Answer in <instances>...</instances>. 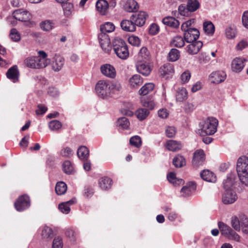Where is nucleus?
Instances as JSON below:
<instances>
[{
    "label": "nucleus",
    "instance_id": "1",
    "mask_svg": "<svg viewBox=\"0 0 248 248\" xmlns=\"http://www.w3.org/2000/svg\"><path fill=\"white\" fill-rule=\"evenodd\" d=\"M236 170L241 182L248 186V157H240L237 160Z\"/></svg>",
    "mask_w": 248,
    "mask_h": 248
},
{
    "label": "nucleus",
    "instance_id": "2",
    "mask_svg": "<svg viewBox=\"0 0 248 248\" xmlns=\"http://www.w3.org/2000/svg\"><path fill=\"white\" fill-rule=\"evenodd\" d=\"M112 46L115 53L119 58L125 60L129 57L128 46L123 39L119 37L115 38L112 41Z\"/></svg>",
    "mask_w": 248,
    "mask_h": 248
},
{
    "label": "nucleus",
    "instance_id": "3",
    "mask_svg": "<svg viewBox=\"0 0 248 248\" xmlns=\"http://www.w3.org/2000/svg\"><path fill=\"white\" fill-rule=\"evenodd\" d=\"M217 125L218 121L217 119L213 117L208 118L203 122L199 133L202 136L213 135L217 131Z\"/></svg>",
    "mask_w": 248,
    "mask_h": 248
},
{
    "label": "nucleus",
    "instance_id": "4",
    "mask_svg": "<svg viewBox=\"0 0 248 248\" xmlns=\"http://www.w3.org/2000/svg\"><path fill=\"white\" fill-rule=\"evenodd\" d=\"M109 88V82L105 80L99 81L95 87L97 93L102 98H105L110 95V89Z\"/></svg>",
    "mask_w": 248,
    "mask_h": 248
},
{
    "label": "nucleus",
    "instance_id": "5",
    "mask_svg": "<svg viewBox=\"0 0 248 248\" xmlns=\"http://www.w3.org/2000/svg\"><path fill=\"white\" fill-rule=\"evenodd\" d=\"M30 206V200L27 195L20 196L15 202V207L18 211H22Z\"/></svg>",
    "mask_w": 248,
    "mask_h": 248
},
{
    "label": "nucleus",
    "instance_id": "6",
    "mask_svg": "<svg viewBox=\"0 0 248 248\" xmlns=\"http://www.w3.org/2000/svg\"><path fill=\"white\" fill-rule=\"evenodd\" d=\"M148 15L144 12L140 11L138 13H133L131 17L132 21L136 26L141 27L145 24L146 20L148 17Z\"/></svg>",
    "mask_w": 248,
    "mask_h": 248
},
{
    "label": "nucleus",
    "instance_id": "7",
    "mask_svg": "<svg viewBox=\"0 0 248 248\" xmlns=\"http://www.w3.org/2000/svg\"><path fill=\"white\" fill-rule=\"evenodd\" d=\"M183 31H184V39L187 43L196 41L199 37L200 32L196 28H190L187 30Z\"/></svg>",
    "mask_w": 248,
    "mask_h": 248
},
{
    "label": "nucleus",
    "instance_id": "8",
    "mask_svg": "<svg viewBox=\"0 0 248 248\" xmlns=\"http://www.w3.org/2000/svg\"><path fill=\"white\" fill-rule=\"evenodd\" d=\"M205 158L204 151L202 149L196 150L193 154L192 164L194 167H198L202 165Z\"/></svg>",
    "mask_w": 248,
    "mask_h": 248
},
{
    "label": "nucleus",
    "instance_id": "9",
    "mask_svg": "<svg viewBox=\"0 0 248 248\" xmlns=\"http://www.w3.org/2000/svg\"><path fill=\"white\" fill-rule=\"evenodd\" d=\"M98 39L103 50L105 52H108L110 50V41L108 35L107 33L100 32L98 34Z\"/></svg>",
    "mask_w": 248,
    "mask_h": 248
},
{
    "label": "nucleus",
    "instance_id": "10",
    "mask_svg": "<svg viewBox=\"0 0 248 248\" xmlns=\"http://www.w3.org/2000/svg\"><path fill=\"white\" fill-rule=\"evenodd\" d=\"M101 73L109 78H113L116 77V70L115 68L109 64H105L100 67Z\"/></svg>",
    "mask_w": 248,
    "mask_h": 248
},
{
    "label": "nucleus",
    "instance_id": "11",
    "mask_svg": "<svg viewBox=\"0 0 248 248\" xmlns=\"http://www.w3.org/2000/svg\"><path fill=\"white\" fill-rule=\"evenodd\" d=\"M237 199L235 192L232 190H226L222 197V202L226 204L234 202Z\"/></svg>",
    "mask_w": 248,
    "mask_h": 248
},
{
    "label": "nucleus",
    "instance_id": "12",
    "mask_svg": "<svg viewBox=\"0 0 248 248\" xmlns=\"http://www.w3.org/2000/svg\"><path fill=\"white\" fill-rule=\"evenodd\" d=\"M226 74L223 71L213 72L209 76V79L212 83L218 84L224 81Z\"/></svg>",
    "mask_w": 248,
    "mask_h": 248
},
{
    "label": "nucleus",
    "instance_id": "13",
    "mask_svg": "<svg viewBox=\"0 0 248 248\" xmlns=\"http://www.w3.org/2000/svg\"><path fill=\"white\" fill-rule=\"evenodd\" d=\"M7 78L13 82H16L19 80V72L16 65H14L10 68L6 74Z\"/></svg>",
    "mask_w": 248,
    "mask_h": 248
},
{
    "label": "nucleus",
    "instance_id": "14",
    "mask_svg": "<svg viewBox=\"0 0 248 248\" xmlns=\"http://www.w3.org/2000/svg\"><path fill=\"white\" fill-rule=\"evenodd\" d=\"M190 44L187 46V51L189 54H196L200 51L202 46V42L199 41H194L190 42Z\"/></svg>",
    "mask_w": 248,
    "mask_h": 248
},
{
    "label": "nucleus",
    "instance_id": "15",
    "mask_svg": "<svg viewBox=\"0 0 248 248\" xmlns=\"http://www.w3.org/2000/svg\"><path fill=\"white\" fill-rule=\"evenodd\" d=\"M13 17L20 21H27L30 19V14L27 11H22L21 9L15 10L13 13Z\"/></svg>",
    "mask_w": 248,
    "mask_h": 248
},
{
    "label": "nucleus",
    "instance_id": "16",
    "mask_svg": "<svg viewBox=\"0 0 248 248\" xmlns=\"http://www.w3.org/2000/svg\"><path fill=\"white\" fill-rule=\"evenodd\" d=\"M196 184L193 182H190L183 186L181 190V195L183 197L190 196L196 190Z\"/></svg>",
    "mask_w": 248,
    "mask_h": 248
},
{
    "label": "nucleus",
    "instance_id": "17",
    "mask_svg": "<svg viewBox=\"0 0 248 248\" xmlns=\"http://www.w3.org/2000/svg\"><path fill=\"white\" fill-rule=\"evenodd\" d=\"M244 61H246L245 59L240 57L234 59L232 62V70L236 73L240 72L244 67Z\"/></svg>",
    "mask_w": 248,
    "mask_h": 248
},
{
    "label": "nucleus",
    "instance_id": "18",
    "mask_svg": "<svg viewBox=\"0 0 248 248\" xmlns=\"http://www.w3.org/2000/svg\"><path fill=\"white\" fill-rule=\"evenodd\" d=\"M121 27L124 31L128 32H133L136 30L131 16L129 20H123L121 22Z\"/></svg>",
    "mask_w": 248,
    "mask_h": 248
},
{
    "label": "nucleus",
    "instance_id": "19",
    "mask_svg": "<svg viewBox=\"0 0 248 248\" xmlns=\"http://www.w3.org/2000/svg\"><path fill=\"white\" fill-rule=\"evenodd\" d=\"M112 184V180L107 176L103 177L98 180V185L103 190H108L110 189L111 187Z\"/></svg>",
    "mask_w": 248,
    "mask_h": 248
},
{
    "label": "nucleus",
    "instance_id": "20",
    "mask_svg": "<svg viewBox=\"0 0 248 248\" xmlns=\"http://www.w3.org/2000/svg\"><path fill=\"white\" fill-rule=\"evenodd\" d=\"M136 67L138 72L145 76H148L151 71L149 65L141 62H138Z\"/></svg>",
    "mask_w": 248,
    "mask_h": 248
},
{
    "label": "nucleus",
    "instance_id": "21",
    "mask_svg": "<svg viewBox=\"0 0 248 248\" xmlns=\"http://www.w3.org/2000/svg\"><path fill=\"white\" fill-rule=\"evenodd\" d=\"M64 64V59L60 56H55L52 63V68L55 71H60Z\"/></svg>",
    "mask_w": 248,
    "mask_h": 248
},
{
    "label": "nucleus",
    "instance_id": "22",
    "mask_svg": "<svg viewBox=\"0 0 248 248\" xmlns=\"http://www.w3.org/2000/svg\"><path fill=\"white\" fill-rule=\"evenodd\" d=\"M200 175L201 178L206 181L210 182L216 181V176L215 174L208 170H202Z\"/></svg>",
    "mask_w": 248,
    "mask_h": 248
},
{
    "label": "nucleus",
    "instance_id": "23",
    "mask_svg": "<svg viewBox=\"0 0 248 248\" xmlns=\"http://www.w3.org/2000/svg\"><path fill=\"white\" fill-rule=\"evenodd\" d=\"M140 102L144 107L147 108L149 109H154L155 106L154 100L152 97L142 96L140 98Z\"/></svg>",
    "mask_w": 248,
    "mask_h": 248
},
{
    "label": "nucleus",
    "instance_id": "24",
    "mask_svg": "<svg viewBox=\"0 0 248 248\" xmlns=\"http://www.w3.org/2000/svg\"><path fill=\"white\" fill-rule=\"evenodd\" d=\"M108 7V4L106 0H98L96 3L97 10L102 15H105Z\"/></svg>",
    "mask_w": 248,
    "mask_h": 248
},
{
    "label": "nucleus",
    "instance_id": "25",
    "mask_svg": "<svg viewBox=\"0 0 248 248\" xmlns=\"http://www.w3.org/2000/svg\"><path fill=\"white\" fill-rule=\"evenodd\" d=\"M182 145L180 142L175 140H170L167 142V148L169 150L176 152L180 150Z\"/></svg>",
    "mask_w": 248,
    "mask_h": 248
},
{
    "label": "nucleus",
    "instance_id": "26",
    "mask_svg": "<svg viewBox=\"0 0 248 248\" xmlns=\"http://www.w3.org/2000/svg\"><path fill=\"white\" fill-rule=\"evenodd\" d=\"M77 155L81 160H86L89 157V151L86 146H81L78 150Z\"/></svg>",
    "mask_w": 248,
    "mask_h": 248
},
{
    "label": "nucleus",
    "instance_id": "27",
    "mask_svg": "<svg viewBox=\"0 0 248 248\" xmlns=\"http://www.w3.org/2000/svg\"><path fill=\"white\" fill-rule=\"evenodd\" d=\"M162 22L164 24L173 28H177L180 24L178 20L171 16H168L164 18L162 20Z\"/></svg>",
    "mask_w": 248,
    "mask_h": 248
},
{
    "label": "nucleus",
    "instance_id": "28",
    "mask_svg": "<svg viewBox=\"0 0 248 248\" xmlns=\"http://www.w3.org/2000/svg\"><path fill=\"white\" fill-rule=\"evenodd\" d=\"M235 177L233 174H229L227 178L223 181V186L226 190H231L230 188L234 184Z\"/></svg>",
    "mask_w": 248,
    "mask_h": 248
},
{
    "label": "nucleus",
    "instance_id": "29",
    "mask_svg": "<svg viewBox=\"0 0 248 248\" xmlns=\"http://www.w3.org/2000/svg\"><path fill=\"white\" fill-rule=\"evenodd\" d=\"M187 98V92L184 88L179 89L176 94V99L178 102H183Z\"/></svg>",
    "mask_w": 248,
    "mask_h": 248
},
{
    "label": "nucleus",
    "instance_id": "30",
    "mask_svg": "<svg viewBox=\"0 0 248 248\" xmlns=\"http://www.w3.org/2000/svg\"><path fill=\"white\" fill-rule=\"evenodd\" d=\"M154 84L152 83H146L140 88L139 93L140 94L145 96V95L152 92L154 90Z\"/></svg>",
    "mask_w": 248,
    "mask_h": 248
},
{
    "label": "nucleus",
    "instance_id": "31",
    "mask_svg": "<svg viewBox=\"0 0 248 248\" xmlns=\"http://www.w3.org/2000/svg\"><path fill=\"white\" fill-rule=\"evenodd\" d=\"M172 164L176 168H181L186 165V162L183 156L178 155L173 158Z\"/></svg>",
    "mask_w": 248,
    "mask_h": 248
},
{
    "label": "nucleus",
    "instance_id": "32",
    "mask_svg": "<svg viewBox=\"0 0 248 248\" xmlns=\"http://www.w3.org/2000/svg\"><path fill=\"white\" fill-rule=\"evenodd\" d=\"M74 203V201L73 200L61 203L59 205V209L62 213L65 214H68L70 211L69 206L73 204Z\"/></svg>",
    "mask_w": 248,
    "mask_h": 248
},
{
    "label": "nucleus",
    "instance_id": "33",
    "mask_svg": "<svg viewBox=\"0 0 248 248\" xmlns=\"http://www.w3.org/2000/svg\"><path fill=\"white\" fill-rule=\"evenodd\" d=\"M42 236L44 239L47 240H50L53 237V231L52 229L48 226H45L41 233Z\"/></svg>",
    "mask_w": 248,
    "mask_h": 248
},
{
    "label": "nucleus",
    "instance_id": "34",
    "mask_svg": "<svg viewBox=\"0 0 248 248\" xmlns=\"http://www.w3.org/2000/svg\"><path fill=\"white\" fill-rule=\"evenodd\" d=\"M66 184L62 181L57 182L55 186V192L58 195L64 194L67 190Z\"/></svg>",
    "mask_w": 248,
    "mask_h": 248
},
{
    "label": "nucleus",
    "instance_id": "35",
    "mask_svg": "<svg viewBox=\"0 0 248 248\" xmlns=\"http://www.w3.org/2000/svg\"><path fill=\"white\" fill-rule=\"evenodd\" d=\"M138 57L143 61H147L149 60L150 53L147 47H142L141 48L138 54Z\"/></svg>",
    "mask_w": 248,
    "mask_h": 248
},
{
    "label": "nucleus",
    "instance_id": "36",
    "mask_svg": "<svg viewBox=\"0 0 248 248\" xmlns=\"http://www.w3.org/2000/svg\"><path fill=\"white\" fill-rule=\"evenodd\" d=\"M129 82L133 87H137L142 84V80L140 75L136 74L130 78Z\"/></svg>",
    "mask_w": 248,
    "mask_h": 248
},
{
    "label": "nucleus",
    "instance_id": "37",
    "mask_svg": "<svg viewBox=\"0 0 248 248\" xmlns=\"http://www.w3.org/2000/svg\"><path fill=\"white\" fill-rule=\"evenodd\" d=\"M203 28L205 32L209 35H213L215 32V26L211 21H205L203 23Z\"/></svg>",
    "mask_w": 248,
    "mask_h": 248
},
{
    "label": "nucleus",
    "instance_id": "38",
    "mask_svg": "<svg viewBox=\"0 0 248 248\" xmlns=\"http://www.w3.org/2000/svg\"><path fill=\"white\" fill-rule=\"evenodd\" d=\"M135 114L139 120L142 121L149 115V111L146 108H140L136 111Z\"/></svg>",
    "mask_w": 248,
    "mask_h": 248
},
{
    "label": "nucleus",
    "instance_id": "39",
    "mask_svg": "<svg viewBox=\"0 0 248 248\" xmlns=\"http://www.w3.org/2000/svg\"><path fill=\"white\" fill-rule=\"evenodd\" d=\"M180 52L176 48H172L168 54V60L171 62H175L180 58Z\"/></svg>",
    "mask_w": 248,
    "mask_h": 248
},
{
    "label": "nucleus",
    "instance_id": "40",
    "mask_svg": "<svg viewBox=\"0 0 248 248\" xmlns=\"http://www.w3.org/2000/svg\"><path fill=\"white\" fill-rule=\"evenodd\" d=\"M62 8L64 15L68 16H70L74 10L73 4L71 2H67L62 4Z\"/></svg>",
    "mask_w": 248,
    "mask_h": 248
},
{
    "label": "nucleus",
    "instance_id": "41",
    "mask_svg": "<svg viewBox=\"0 0 248 248\" xmlns=\"http://www.w3.org/2000/svg\"><path fill=\"white\" fill-rule=\"evenodd\" d=\"M115 30L114 25L110 22H107L100 27L101 32L106 33L107 32H111Z\"/></svg>",
    "mask_w": 248,
    "mask_h": 248
},
{
    "label": "nucleus",
    "instance_id": "42",
    "mask_svg": "<svg viewBox=\"0 0 248 248\" xmlns=\"http://www.w3.org/2000/svg\"><path fill=\"white\" fill-rule=\"evenodd\" d=\"M185 39L181 36L174 37L171 43L172 45L177 47H182L185 45Z\"/></svg>",
    "mask_w": 248,
    "mask_h": 248
},
{
    "label": "nucleus",
    "instance_id": "43",
    "mask_svg": "<svg viewBox=\"0 0 248 248\" xmlns=\"http://www.w3.org/2000/svg\"><path fill=\"white\" fill-rule=\"evenodd\" d=\"M62 169L64 173L68 175L73 174L74 172L73 167L71 162L69 160L65 161L63 162Z\"/></svg>",
    "mask_w": 248,
    "mask_h": 248
},
{
    "label": "nucleus",
    "instance_id": "44",
    "mask_svg": "<svg viewBox=\"0 0 248 248\" xmlns=\"http://www.w3.org/2000/svg\"><path fill=\"white\" fill-rule=\"evenodd\" d=\"M160 71L163 76H165L173 73L174 69L172 65L167 63L160 67Z\"/></svg>",
    "mask_w": 248,
    "mask_h": 248
},
{
    "label": "nucleus",
    "instance_id": "45",
    "mask_svg": "<svg viewBox=\"0 0 248 248\" xmlns=\"http://www.w3.org/2000/svg\"><path fill=\"white\" fill-rule=\"evenodd\" d=\"M188 10L190 12L197 10L200 6V3L197 0H188L187 4Z\"/></svg>",
    "mask_w": 248,
    "mask_h": 248
},
{
    "label": "nucleus",
    "instance_id": "46",
    "mask_svg": "<svg viewBox=\"0 0 248 248\" xmlns=\"http://www.w3.org/2000/svg\"><path fill=\"white\" fill-rule=\"evenodd\" d=\"M40 28L44 31H50L54 27V23L50 20H45L40 23Z\"/></svg>",
    "mask_w": 248,
    "mask_h": 248
},
{
    "label": "nucleus",
    "instance_id": "47",
    "mask_svg": "<svg viewBox=\"0 0 248 248\" xmlns=\"http://www.w3.org/2000/svg\"><path fill=\"white\" fill-rule=\"evenodd\" d=\"M117 124V125L123 129H127L130 124L128 119L126 117H122L118 119Z\"/></svg>",
    "mask_w": 248,
    "mask_h": 248
},
{
    "label": "nucleus",
    "instance_id": "48",
    "mask_svg": "<svg viewBox=\"0 0 248 248\" xmlns=\"http://www.w3.org/2000/svg\"><path fill=\"white\" fill-rule=\"evenodd\" d=\"M36 68H43L46 67L50 62V59H43L40 58H36Z\"/></svg>",
    "mask_w": 248,
    "mask_h": 248
},
{
    "label": "nucleus",
    "instance_id": "49",
    "mask_svg": "<svg viewBox=\"0 0 248 248\" xmlns=\"http://www.w3.org/2000/svg\"><path fill=\"white\" fill-rule=\"evenodd\" d=\"M218 226L221 233L223 235H230L231 232L232 231V229L229 226L222 222H219L218 223Z\"/></svg>",
    "mask_w": 248,
    "mask_h": 248
},
{
    "label": "nucleus",
    "instance_id": "50",
    "mask_svg": "<svg viewBox=\"0 0 248 248\" xmlns=\"http://www.w3.org/2000/svg\"><path fill=\"white\" fill-rule=\"evenodd\" d=\"M129 142L131 145L139 148L141 145V140L139 136H135L130 138Z\"/></svg>",
    "mask_w": 248,
    "mask_h": 248
},
{
    "label": "nucleus",
    "instance_id": "51",
    "mask_svg": "<svg viewBox=\"0 0 248 248\" xmlns=\"http://www.w3.org/2000/svg\"><path fill=\"white\" fill-rule=\"evenodd\" d=\"M62 239L61 236H57L54 238L52 244V248H62Z\"/></svg>",
    "mask_w": 248,
    "mask_h": 248
},
{
    "label": "nucleus",
    "instance_id": "52",
    "mask_svg": "<svg viewBox=\"0 0 248 248\" xmlns=\"http://www.w3.org/2000/svg\"><path fill=\"white\" fill-rule=\"evenodd\" d=\"M139 8L138 3L134 0H130L127 4L126 10L129 12H134Z\"/></svg>",
    "mask_w": 248,
    "mask_h": 248
},
{
    "label": "nucleus",
    "instance_id": "53",
    "mask_svg": "<svg viewBox=\"0 0 248 248\" xmlns=\"http://www.w3.org/2000/svg\"><path fill=\"white\" fill-rule=\"evenodd\" d=\"M36 57L27 58L25 61L26 65L31 68H36Z\"/></svg>",
    "mask_w": 248,
    "mask_h": 248
},
{
    "label": "nucleus",
    "instance_id": "54",
    "mask_svg": "<svg viewBox=\"0 0 248 248\" xmlns=\"http://www.w3.org/2000/svg\"><path fill=\"white\" fill-rule=\"evenodd\" d=\"M10 37L11 39L15 42H18L20 40V34L15 28L11 30Z\"/></svg>",
    "mask_w": 248,
    "mask_h": 248
},
{
    "label": "nucleus",
    "instance_id": "55",
    "mask_svg": "<svg viewBox=\"0 0 248 248\" xmlns=\"http://www.w3.org/2000/svg\"><path fill=\"white\" fill-rule=\"evenodd\" d=\"M109 89H110V93L119 92L122 89V86L118 82H114L109 83Z\"/></svg>",
    "mask_w": 248,
    "mask_h": 248
},
{
    "label": "nucleus",
    "instance_id": "56",
    "mask_svg": "<svg viewBox=\"0 0 248 248\" xmlns=\"http://www.w3.org/2000/svg\"><path fill=\"white\" fill-rule=\"evenodd\" d=\"M62 127L61 122L57 120H53L49 122V127L51 130H57Z\"/></svg>",
    "mask_w": 248,
    "mask_h": 248
},
{
    "label": "nucleus",
    "instance_id": "57",
    "mask_svg": "<svg viewBox=\"0 0 248 248\" xmlns=\"http://www.w3.org/2000/svg\"><path fill=\"white\" fill-rule=\"evenodd\" d=\"M176 133V130L174 126H169L165 130V133L168 138L173 137Z\"/></svg>",
    "mask_w": 248,
    "mask_h": 248
},
{
    "label": "nucleus",
    "instance_id": "58",
    "mask_svg": "<svg viewBox=\"0 0 248 248\" xmlns=\"http://www.w3.org/2000/svg\"><path fill=\"white\" fill-rule=\"evenodd\" d=\"M240 222L238 218L236 217H233L232 218L231 224L233 229L236 231H239L240 230Z\"/></svg>",
    "mask_w": 248,
    "mask_h": 248
},
{
    "label": "nucleus",
    "instance_id": "59",
    "mask_svg": "<svg viewBox=\"0 0 248 248\" xmlns=\"http://www.w3.org/2000/svg\"><path fill=\"white\" fill-rule=\"evenodd\" d=\"M128 42L134 46H139L140 43V39L137 36H131L128 39Z\"/></svg>",
    "mask_w": 248,
    "mask_h": 248
},
{
    "label": "nucleus",
    "instance_id": "60",
    "mask_svg": "<svg viewBox=\"0 0 248 248\" xmlns=\"http://www.w3.org/2000/svg\"><path fill=\"white\" fill-rule=\"evenodd\" d=\"M235 29L229 27L226 29V35L228 38L232 39L235 36Z\"/></svg>",
    "mask_w": 248,
    "mask_h": 248
},
{
    "label": "nucleus",
    "instance_id": "61",
    "mask_svg": "<svg viewBox=\"0 0 248 248\" xmlns=\"http://www.w3.org/2000/svg\"><path fill=\"white\" fill-rule=\"evenodd\" d=\"M189 10H188V7H186L182 4L179 6L178 8V12L181 16H187L188 15Z\"/></svg>",
    "mask_w": 248,
    "mask_h": 248
},
{
    "label": "nucleus",
    "instance_id": "62",
    "mask_svg": "<svg viewBox=\"0 0 248 248\" xmlns=\"http://www.w3.org/2000/svg\"><path fill=\"white\" fill-rule=\"evenodd\" d=\"M38 108L36 110V114L38 115H43L47 110V108L42 104H39L37 106Z\"/></svg>",
    "mask_w": 248,
    "mask_h": 248
},
{
    "label": "nucleus",
    "instance_id": "63",
    "mask_svg": "<svg viewBox=\"0 0 248 248\" xmlns=\"http://www.w3.org/2000/svg\"><path fill=\"white\" fill-rule=\"evenodd\" d=\"M61 155L62 156L70 157L72 155V151L69 147H65L61 151Z\"/></svg>",
    "mask_w": 248,
    "mask_h": 248
},
{
    "label": "nucleus",
    "instance_id": "64",
    "mask_svg": "<svg viewBox=\"0 0 248 248\" xmlns=\"http://www.w3.org/2000/svg\"><path fill=\"white\" fill-rule=\"evenodd\" d=\"M191 77V74L189 71L183 73L181 76V79L183 83L187 82Z\"/></svg>",
    "mask_w": 248,
    "mask_h": 248
}]
</instances>
